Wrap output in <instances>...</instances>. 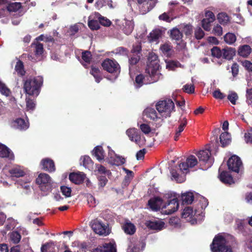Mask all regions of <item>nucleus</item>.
<instances>
[{
    "instance_id": "nucleus-1",
    "label": "nucleus",
    "mask_w": 252,
    "mask_h": 252,
    "mask_svg": "<svg viewBox=\"0 0 252 252\" xmlns=\"http://www.w3.org/2000/svg\"><path fill=\"white\" fill-rule=\"evenodd\" d=\"M197 163L195 156H189L185 162L180 163L178 167L171 170L172 179L178 183H182L185 181L186 174L189 172V168H192Z\"/></svg>"
},
{
    "instance_id": "nucleus-2",
    "label": "nucleus",
    "mask_w": 252,
    "mask_h": 252,
    "mask_svg": "<svg viewBox=\"0 0 252 252\" xmlns=\"http://www.w3.org/2000/svg\"><path fill=\"white\" fill-rule=\"evenodd\" d=\"M43 78L38 76L27 79L24 83V90L30 95L37 96L43 83Z\"/></svg>"
},
{
    "instance_id": "nucleus-3",
    "label": "nucleus",
    "mask_w": 252,
    "mask_h": 252,
    "mask_svg": "<svg viewBox=\"0 0 252 252\" xmlns=\"http://www.w3.org/2000/svg\"><path fill=\"white\" fill-rule=\"evenodd\" d=\"M228 236L219 234L213 239L210 247L212 252H231V249L227 245Z\"/></svg>"
},
{
    "instance_id": "nucleus-4",
    "label": "nucleus",
    "mask_w": 252,
    "mask_h": 252,
    "mask_svg": "<svg viewBox=\"0 0 252 252\" xmlns=\"http://www.w3.org/2000/svg\"><path fill=\"white\" fill-rule=\"evenodd\" d=\"M148 63L146 69V73H151L154 81H158L161 76L159 71V64L158 56L154 53H150L148 57Z\"/></svg>"
},
{
    "instance_id": "nucleus-5",
    "label": "nucleus",
    "mask_w": 252,
    "mask_h": 252,
    "mask_svg": "<svg viewBox=\"0 0 252 252\" xmlns=\"http://www.w3.org/2000/svg\"><path fill=\"white\" fill-rule=\"evenodd\" d=\"M36 182L45 194H47L51 191L53 181L48 174L44 173L39 174L36 179Z\"/></svg>"
},
{
    "instance_id": "nucleus-6",
    "label": "nucleus",
    "mask_w": 252,
    "mask_h": 252,
    "mask_svg": "<svg viewBox=\"0 0 252 252\" xmlns=\"http://www.w3.org/2000/svg\"><path fill=\"white\" fill-rule=\"evenodd\" d=\"M174 108V103L171 99L159 101L156 105V109L162 119L170 116Z\"/></svg>"
},
{
    "instance_id": "nucleus-7",
    "label": "nucleus",
    "mask_w": 252,
    "mask_h": 252,
    "mask_svg": "<svg viewBox=\"0 0 252 252\" xmlns=\"http://www.w3.org/2000/svg\"><path fill=\"white\" fill-rule=\"evenodd\" d=\"M90 225L93 231L97 234L102 236L108 235L110 232L108 224L103 223L98 219L92 220Z\"/></svg>"
},
{
    "instance_id": "nucleus-8",
    "label": "nucleus",
    "mask_w": 252,
    "mask_h": 252,
    "mask_svg": "<svg viewBox=\"0 0 252 252\" xmlns=\"http://www.w3.org/2000/svg\"><path fill=\"white\" fill-rule=\"evenodd\" d=\"M102 66L104 70L110 73H113L115 78L117 77L120 72V65L115 60L106 59L102 63Z\"/></svg>"
},
{
    "instance_id": "nucleus-9",
    "label": "nucleus",
    "mask_w": 252,
    "mask_h": 252,
    "mask_svg": "<svg viewBox=\"0 0 252 252\" xmlns=\"http://www.w3.org/2000/svg\"><path fill=\"white\" fill-rule=\"evenodd\" d=\"M179 203L177 198H174L163 203L162 207V214L163 215H171L177 211Z\"/></svg>"
},
{
    "instance_id": "nucleus-10",
    "label": "nucleus",
    "mask_w": 252,
    "mask_h": 252,
    "mask_svg": "<svg viewBox=\"0 0 252 252\" xmlns=\"http://www.w3.org/2000/svg\"><path fill=\"white\" fill-rule=\"evenodd\" d=\"M107 148L109 151L107 161L109 164L112 165L120 166L125 163L126 159L124 157L116 154L109 146H108Z\"/></svg>"
},
{
    "instance_id": "nucleus-11",
    "label": "nucleus",
    "mask_w": 252,
    "mask_h": 252,
    "mask_svg": "<svg viewBox=\"0 0 252 252\" xmlns=\"http://www.w3.org/2000/svg\"><path fill=\"white\" fill-rule=\"evenodd\" d=\"M227 166L229 170L239 173L242 167V162L239 157L236 155L231 156L227 161Z\"/></svg>"
},
{
    "instance_id": "nucleus-12",
    "label": "nucleus",
    "mask_w": 252,
    "mask_h": 252,
    "mask_svg": "<svg viewBox=\"0 0 252 252\" xmlns=\"http://www.w3.org/2000/svg\"><path fill=\"white\" fill-rule=\"evenodd\" d=\"M147 74L145 76H144L142 74H140L136 77L134 83L135 88H139L144 84H148L156 82L153 81L154 80L151 73Z\"/></svg>"
},
{
    "instance_id": "nucleus-13",
    "label": "nucleus",
    "mask_w": 252,
    "mask_h": 252,
    "mask_svg": "<svg viewBox=\"0 0 252 252\" xmlns=\"http://www.w3.org/2000/svg\"><path fill=\"white\" fill-rule=\"evenodd\" d=\"M118 25L123 32L126 35L130 34L134 29V23L132 20L126 18L119 21Z\"/></svg>"
},
{
    "instance_id": "nucleus-14",
    "label": "nucleus",
    "mask_w": 252,
    "mask_h": 252,
    "mask_svg": "<svg viewBox=\"0 0 252 252\" xmlns=\"http://www.w3.org/2000/svg\"><path fill=\"white\" fill-rule=\"evenodd\" d=\"M199 212L196 209L193 210L191 207H186L182 214V217L190 222L191 224L196 223V220L194 219L195 216Z\"/></svg>"
},
{
    "instance_id": "nucleus-15",
    "label": "nucleus",
    "mask_w": 252,
    "mask_h": 252,
    "mask_svg": "<svg viewBox=\"0 0 252 252\" xmlns=\"http://www.w3.org/2000/svg\"><path fill=\"white\" fill-rule=\"evenodd\" d=\"M200 161L208 164V167H211L213 160L211 157V152L208 149L201 150L196 154Z\"/></svg>"
},
{
    "instance_id": "nucleus-16",
    "label": "nucleus",
    "mask_w": 252,
    "mask_h": 252,
    "mask_svg": "<svg viewBox=\"0 0 252 252\" xmlns=\"http://www.w3.org/2000/svg\"><path fill=\"white\" fill-rule=\"evenodd\" d=\"M11 127L19 130H26L29 127V123L22 118H17L11 122Z\"/></svg>"
},
{
    "instance_id": "nucleus-17",
    "label": "nucleus",
    "mask_w": 252,
    "mask_h": 252,
    "mask_svg": "<svg viewBox=\"0 0 252 252\" xmlns=\"http://www.w3.org/2000/svg\"><path fill=\"white\" fill-rule=\"evenodd\" d=\"M163 200L158 197H156L150 199L148 201V206L154 211L160 210L162 213V207L163 205Z\"/></svg>"
},
{
    "instance_id": "nucleus-18",
    "label": "nucleus",
    "mask_w": 252,
    "mask_h": 252,
    "mask_svg": "<svg viewBox=\"0 0 252 252\" xmlns=\"http://www.w3.org/2000/svg\"><path fill=\"white\" fill-rule=\"evenodd\" d=\"M126 134L130 141L135 142L137 144H140L141 135L138 129L135 128H129L126 131Z\"/></svg>"
},
{
    "instance_id": "nucleus-19",
    "label": "nucleus",
    "mask_w": 252,
    "mask_h": 252,
    "mask_svg": "<svg viewBox=\"0 0 252 252\" xmlns=\"http://www.w3.org/2000/svg\"><path fill=\"white\" fill-rule=\"evenodd\" d=\"M86 175L83 172H77V173H71L69 175V179L70 181L75 184H80L85 179Z\"/></svg>"
},
{
    "instance_id": "nucleus-20",
    "label": "nucleus",
    "mask_w": 252,
    "mask_h": 252,
    "mask_svg": "<svg viewBox=\"0 0 252 252\" xmlns=\"http://www.w3.org/2000/svg\"><path fill=\"white\" fill-rule=\"evenodd\" d=\"M42 169L49 172L55 171V166L53 160L49 158L43 159L41 161Z\"/></svg>"
},
{
    "instance_id": "nucleus-21",
    "label": "nucleus",
    "mask_w": 252,
    "mask_h": 252,
    "mask_svg": "<svg viewBox=\"0 0 252 252\" xmlns=\"http://www.w3.org/2000/svg\"><path fill=\"white\" fill-rule=\"evenodd\" d=\"M143 113L145 116L153 121H157L158 120L162 119L158 112L157 113L154 108H147L144 110Z\"/></svg>"
},
{
    "instance_id": "nucleus-22",
    "label": "nucleus",
    "mask_w": 252,
    "mask_h": 252,
    "mask_svg": "<svg viewBox=\"0 0 252 252\" xmlns=\"http://www.w3.org/2000/svg\"><path fill=\"white\" fill-rule=\"evenodd\" d=\"M0 157L7 158L10 160L14 159V155L12 151L6 146L0 143Z\"/></svg>"
},
{
    "instance_id": "nucleus-23",
    "label": "nucleus",
    "mask_w": 252,
    "mask_h": 252,
    "mask_svg": "<svg viewBox=\"0 0 252 252\" xmlns=\"http://www.w3.org/2000/svg\"><path fill=\"white\" fill-rule=\"evenodd\" d=\"M93 252H116V245L111 243L105 244L97 247Z\"/></svg>"
},
{
    "instance_id": "nucleus-24",
    "label": "nucleus",
    "mask_w": 252,
    "mask_h": 252,
    "mask_svg": "<svg viewBox=\"0 0 252 252\" xmlns=\"http://www.w3.org/2000/svg\"><path fill=\"white\" fill-rule=\"evenodd\" d=\"M157 0H137L139 4H143L144 8L146 7L147 10H142L141 12L143 14L150 11L155 6Z\"/></svg>"
},
{
    "instance_id": "nucleus-25",
    "label": "nucleus",
    "mask_w": 252,
    "mask_h": 252,
    "mask_svg": "<svg viewBox=\"0 0 252 252\" xmlns=\"http://www.w3.org/2000/svg\"><path fill=\"white\" fill-rule=\"evenodd\" d=\"M165 223L161 220L149 221L147 223V226L151 229L159 231L164 227Z\"/></svg>"
},
{
    "instance_id": "nucleus-26",
    "label": "nucleus",
    "mask_w": 252,
    "mask_h": 252,
    "mask_svg": "<svg viewBox=\"0 0 252 252\" xmlns=\"http://www.w3.org/2000/svg\"><path fill=\"white\" fill-rule=\"evenodd\" d=\"M179 125L175 130V133L174 136V139L175 141L178 140L179 136L181 135V133L184 130V127L187 124V121L186 119L183 118L180 119L179 121Z\"/></svg>"
},
{
    "instance_id": "nucleus-27",
    "label": "nucleus",
    "mask_w": 252,
    "mask_h": 252,
    "mask_svg": "<svg viewBox=\"0 0 252 252\" xmlns=\"http://www.w3.org/2000/svg\"><path fill=\"white\" fill-rule=\"evenodd\" d=\"M220 180L225 184L231 185L234 183V181L232 176L227 171H222L219 175Z\"/></svg>"
},
{
    "instance_id": "nucleus-28",
    "label": "nucleus",
    "mask_w": 252,
    "mask_h": 252,
    "mask_svg": "<svg viewBox=\"0 0 252 252\" xmlns=\"http://www.w3.org/2000/svg\"><path fill=\"white\" fill-rule=\"evenodd\" d=\"M93 155H94L96 159L100 161L104 158V152L101 146H97L95 147L92 151Z\"/></svg>"
},
{
    "instance_id": "nucleus-29",
    "label": "nucleus",
    "mask_w": 252,
    "mask_h": 252,
    "mask_svg": "<svg viewBox=\"0 0 252 252\" xmlns=\"http://www.w3.org/2000/svg\"><path fill=\"white\" fill-rule=\"evenodd\" d=\"M235 49L231 47H227L222 50V56L227 60H231L235 55Z\"/></svg>"
},
{
    "instance_id": "nucleus-30",
    "label": "nucleus",
    "mask_w": 252,
    "mask_h": 252,
    "mask_svg": "<svg viewBox=\"0 0 252 252\" xmlns=\"http://www.w3.org/2000/svg\"><path fill=\"white\" fill-rule=\"evenodd\" d=\"M9 173L13 176L16 177H20L24 176L26 174V172L24 169L20 166H16L9 170Z\"/></svg>"
},
{
    "instance_id": "nucleus-31",
    "label": "nucleus",
    "mask_w": 252,
    "mask_h": 252,
    "mask_svg": "<svg viewBox=\"0 0 252 252\" xmlns=\"http://www.w3.org/2000/svg\"><path fill=\"white\" fill-rule=\"evenodd\" d=\"M80 163L85 168L90 169L93 166V161L88 156H84L81 157Z\"/></svg>"
},
{
    "instance_id": "nucleus-32",
    "label": "nucleus",
    "mask_w": 252,
    "mask_h": 252,
    "mask_svg": "<svg viewBox=\"0 0 252 252\" xmlns=\"http://www.w3.org/2000/svg\"><path fill=\"white\" fill-rule=\"evenodd\" d=\"M220 142L223 147L228 145L231 142V136L230 134L226 131L222 133L220 137Z\"/></svg>"
},
{
    "instance_id": "nucleus-33",
    "label": "nucleus",
    "mask_w": 252,
    "mask_h": 252,
    "mask_svg": "<svg viewBox=\"0 0 252 252\" xmlns=\"http://www.w3.org/2000/svg\"><path fill=\"white\" fill-rule=\"evenodd\" d=\"M251 51V48L249 45H244L239 47L238 54L242 57H247L250 54Z\"/></svg>"
},
{
    "instance_id": "nucleus-34",
    "label": "nucleus",
    "mask_w": 252,
    "mask_h": 252,
    "mask_svg": "<svg viewBox=\"0 0 252 252\" xmlns=\"http://www.w3.org/2000/svg\"><path fill=\"white\" fill-rule=\"evenodd\" d=\"M161 32L159 30H153L148 36V40L150 42H156L157 43L158 40L161 36Z\"/></svg>"
},
{
    "instance_id": "nucleus-35",
    "label": "nucleus",
    "mask_w": 252,
    "mask_h": 252,
    "mask_svg": "<svg viewBox=\"0 0 252 252\" xmlns=\"http://www.w3.org/2000/svg\"><path fill=\"white\" fill-rule=\"evenodd\" d=\"M91 57L92 55L90 52L86 51L82 53L81 63L85 67H88V64L90 63L91 61Z\"/></svg>"
},
{
    "instance_id": "nucleus-36",
    "label": "nucleus",
    "mask_w": 252,
    "mask_h": 252,
    "mask_svg": "<svg viewBox=\"0 0 252 252\" xmlns=\"http://www.w3.org/2000/svg\"><path fill=\"white\" fill-rule=\"evenodd\" d=\"M94 18L98 19L100 24L104 26L108 27L111 24V22L108 19L102 16L99 13H94Z\"/></svg>"
},
{
    "instance_id": "nucleus-37",
    "label": "nucleus",
    "mask_w": 252,
    "mask_h": 252,
    "mask_svg": "<svg viewBox=\"0 0 252 252\" xmlns=\"http://www.w3.org/2000/svg\"><path fill=\"white\" fill-rule=\"evenodd\" d=\"M194 199V196L192 192H187L182 194V200L184 204H191Z\"/></svg>"
},
{
    "instance_id": "nucleus-38",
    "label": "nucleus",
    "mask_w": 252,
    "mask_h": 252,
    "mask_svg": "<svg viewBox=\"0 0 252 252\" xmlns=\"http://www.w3.org/2000/svg\"><path fill=\"white\" fill-rule=\"evenodd\" d=\"M123 227L125 232L129 235L133 234L136 230L135 226L131 222H126Z\"/></svg>"
},
{
    "instance_id": "nucleus-39",
    "label": "nucleus",
    "mask_w": 252,
    "mask_h": 252,
    "mask_svg": "<svg viewBox=\"0 0 252 252\" xmlns=\"http://www.w3.org/2000/svg\"><path fill=\"white\" fill-rule=\"evenodd\" d=\"M224 40L228 44L232 45L235 42L236 36L233 33L228 32L224 35Z\"/></svg>"
},
{
    "instance_id": "nucleus-40",
    "label": "nucleus",
    "mask_w": 252,
    "mask_h": 252,
    "mask_svg": "<svg viewBox=\"0 0 252 252\" xmlns=\"http://www.w3.org/2000/svg\"><path fill=\"white\" fill-rule=\"evenodd\" d=\"M171 37L176 41H180L182 38V33L177 28H174L171 31Z\"/></svg>"
},
{
    "instance_id": "nucleus-41",
    "label": "nucleus",
    "mask_w": 252,
    "mask_h": 252,
    "mask_svg": "<svg viewBox=\"0 0 252 252\" xmlns=\"http://www.w3.org/2000/svg\"><path fill=\"white\" fill-rule=\"evenodd\" d=\"M93 15L89 17L88 26L92 30H97L99 28L98 21L96 20L92 19Z\"/></svg>"
},
{
    "instance_id": "nucleus-42",
    "label": "nucleus",
    "mask_w": 252,
    "mask_h": 252,
    "mask_svg": "<svg viewBox=\"0 0 252 252\" xmlns=\"http://www.w3.org/2000/svg\"><path fill=\"white\" fill-rule=\"evenodd\" d=\"M90 73L95 78V82L97 83H99L102 78L101 77L100 70L98 68L92 67Z\"/></svg>"
},
{
    "instance_id": "nucleus-43",
    "label": "nucleus",
    "mask_w": 252,
    "mask_h": 252,
    "mask_svg": "<svg viewBox=\"0 0 252 252\" xmlns=\"http://www.w3.org/2000/svg\"><path fill=\"white\" fill-rule=\"evenodd\" d=\"M34 45L35 55L37 58H38V60H40L43 53V46L40 43H37L34 44Z\"/></svg>"
},
{
    "instance_id": "nucleus-44",
    "label": "nucleus",
    "mask_w": 252,
    "mask_h": 252,
    "mask_svg": "<svg viewBox=\"0 0 252 252\" xmlns=\"http://www.w3.org/2000/svg\"><path fill=\"white\" fill-rule=\"evenodd\" d=\"M217 19L219 23L222 25H226L229 21L228 15L224 13H220L218 15Z\"/></svg>"
},
{
    "instance_id": "nucleus-45",
    "label": "nucleus",
    "mask_w": 252,
    "mask_h": 252,
    "mask_svg": "<svg viewBox=\"0 0 252 252\" xmlns=\"http://www.w3.org/2000/svg\"><path fill=\"white\" fill-rule=\"evenodd\" d=\"M21 7L20 2H14L8 4L7 9L10 12H15L18 10Z\"/></svg>"
},
{
    "instance_id": "nucleus-46",
    "label": "nucleus",
    "mask_w": 252,
    "mask_h": 252,
    "mask_svg": "<svg viewBox=\"0 0 252 252\" xmlns=\"http://www.w3.org/2000/svg\"><path fill=\"white\" fill-rule=\"evenodd\" d=\"M15 69L19 75L23 76L25 74V71L24 69L23 63L20 61L17 62Z\"/></svg>"
},
{
    "instance_id": "nucleus-47",
    "label": "nucleus",
    "mask_w": 252,
    "mask_h": 252,
    "mask_svg": "<svg viewBox=\"0 0 252 252\" xmlns=\"http://www.w3.org/2000/svg\"><path fill=\"white\" fill-rule=\"evenodd\" d=\"M10 238L11 241L15 244H17L20 242L21 236L17 231H13L10 234Z\"/></svg>"
},
{
    "instance_id": "nucleus-48",
    "label": "nucleus",
    "mask_w": 252,
    "mask_h": 252,
    "mask_svg": "<svg viewBox=\"0 0 252 252\" xmlns=\"http://www.w3.org/2000/svg\"><path fill=\"white\" fill-rule=\"evenodd\" d=\"M227 98L232 104L235 105L236 104V100L238 98V96L235 92H230L227 96Z\"/></svg>"
},
{
    "instance_id": "nucleus-49",
    "label": "nucleus",
    "mask_w": 252,
    "mask_h": 252,
    "mask_svg": "<svg viewBox=\"0 0 252 252\" xmlns=\"http://www.w3.org/2000/svg\"><path fill=\"white\" fill-rule=\"evenodd\" d=\"M113 53L116 55L127 56L128 54V51L124 47H120L116 48L113 51Z\"/></svg>"
},
{
    "instance_id": "nucleus-50",
    "label": "nucleus",
    "mask_w": 252,
    "mask_h": 252,
    "mask_svg": "<svg viewBox=\"0 0 252 252\" xmlns=\"http://www.w3.org/2000/svg\"><path fill=\"white\" fill-rule=\"evenodd\" d=\"M140 244H132L128 246L127 252H140Z\"/></svg>"
},
{
    "instance_id": "nucleus-51",
    "label": "nucleus",
    "mask_w": 252,
    "mask_h": 252,
    "mask_svg": "<svg viewBox=\"0 0 252 252\" xmlns=\"http://www.w3.org/2000/svg\"><path fill=\"white\" fill-rule=\"evenodd\" d=\"M61 191L65 197H69L71 196L72 191L71 188L66 186H62L61 187Z\"/></svg>"
},
{
    "instance_id": "nucleus-52",
    "label": "nucleus",
    "mask_w": 252,
    "mask_h": 252,
    "mask_svg": "<svg viewBox=\"0 0 252 252\" xmlns=\"http://www.w3.org/2000/svg\"><path fill=\"white\" fill-rule=\"evenodd\" d=\"M26 110L28 111H32L34 110L35 107V103L33 101V100L26 98Z\"/></svg>"
},
{
    "instance_id": "nucleus-53",
    "label": "nucleus",
    "mask_w": 252,
    "mask_h": 252,
    "mask_svg": "<svg viewBox=\"0 0 252 252\" xmlns=\"http://www.w3.org/2000/svg\"><path fill=\"white\" fill-rule=\"evenodd\" d=\"M0 92L5 96H8L10 93V90L1 81H0Z\"/></svg>"
},
{
    "instance_id": "nucleus-54",
    "label": "nucleus",
    "mask_w": 252,
    "mask_h": 252,
    "mask_svg": "<svg viewBox=\"0 0 252 252\" xmlns=\"http://www.w3.org/2000/svg\"><path fill=\"white\" fill-rule=\"evenodd\" d=\"M213 22H211L209 20L204 18L202 20V26L205 30L209 31L211 29V24Z\"/></svg>"
},
{
    "instance_id": "nucleus-55",
    "label": "nucleus",
    "mask_w": 252,
    "mask_h": 252,
    "mask_svg": "<svg viewBox=\"0 0 252 252\" xmlns=\"http://www.w3.org/2000/svg\"><path fill=\"white\" fill-rule=\"evenodd\" d=\"M211 53L213 56L219 58L222 56V50L218 47H214L211 49Z\"/></svg>"
},
{
    "instance_id": "nucleus-56",
    "label": "nucleus",
    "mask_w": 252,
    "mask_h": 252,
    "mask_svg": "<svg viewBox=\"0 0 252 252\" xmlns=\"http://www.w3.org/2000/svg\"><path fill=\"white\" fill-rule=\"evenodd\" d=\"M171 47L168 43H165L162 45L160 47V50L164 55H168L171 50Z\"/></svg>"
},
{
    "instance_id": "nucleus-57",
    "label": "nucleus",
    "mask_w": 252,
    "mask_h": 252,
    "mask_svg": "<svg viewBox=\"0 0 252 252\" xmlns=\"http://www.w3.org/2000/svg\"><path fill=\"white\" fill-rule=\"evenodd\" d=\"M17 224V222L15 220L12 218L8 219L7 221L6 228L7 230H10L14 228Z\"/></svg>"
},
{
    "instance_id": "nucleus-58",
    "label": "nucleus",
    "mask_w": 252,
    "mask_h": 252,
    "mask_svg": "<svg viewBox=\"0 0 252 252\" xmlns=\"http://www.w3.org/2000/svg\"><path fill=\"white\" fill-rule=\"evenodd\" d=\"M184 92L188 94H192L194 92V87L192 84H186L184 86Z\"/></svg>"
},
{
    "instance_id": "nucleus-59",
    "label": "nucleus",
    "mask_w": 252,
    "mask_h": 252,
    "mask_svg": "<svg viewBox=\"0 0 252 252\" xmlns=\"http://www.w3.org/2000/svg\"><path fill=\"white\" fill-rule=\"evenodd\" d=\"M213 96L216 99H222L225 95L219 89H217L213 93Z\"/></svg>"
},
{
    "instance_id": "nucleus-60",
    "label": "nucleus",
    "mask_w": 252,
    "mask_h": 252,
    "mask_svg": "<svg viewBox=\"0 0 252 252\" xmlns=\"http://www.w3.org/2000/svg\"><path fill=\"white\" fill-rule=\"evenodd\" d=\"M244 140L247 144H252V130L246 132L244 135Z\"/></svg>"
},
{
    "instance_id": "nucleus-61",
    "label": "nucleus",
    "mask_w": 252,
    "mask_h": 252,
    "mask_svg": "<svg viewBox=\"0 0 252 252\" xmlns=\"http://www.w3.org/2000/svg\"><path fill=\"white\" fill-rule=\"evenodd\" d=\"M195 36L197 39H200L204 36V32L201 28H197L195 31Z\"/></svg>"
},
{
    "instance_id": "nucleus-62",
    "label": "nucleus",
    "mask_w": 252,
    "mask_h": 252,
    "mask_svg": "<svg viewBox=\"0 0 252 252\" xmlns=\"http://www.w3.org/2000/svg\"><path fill=\"white\" fill-rule=\"evenodd\" d=\"M213 32L215 35L220 36L222 34V28L220 25L217 24L214 27Z\"/></svg>"
},
{
    "instance_id": "nucleus-63",
    "label": "nucleus",
    "mask_w": 252,
    "mask_h": 252,
    "mask_svg": "<svg viewBox=\"0 0 252 252\" xmlns=\"http://www.w3.org/2000/svg\"><path fill=\"white\" fill-rule=\"evenodd\" d=\"M141 131L145 134H148L151 131L150 126L146 124H141L140 126Z\"/></svg>"
},
{
    "instance_id": "nucleus-64",
    "label": "nucleus",
    "mask_w": 252,
    "mask_h": 252,
    "mask_svg": "<svg viewBox=\"0 0 252 252\" xmlns=\"http://www.w3.org/2000/svg\"><path fill=\"white\" fill-rule=\"evenodd\" d=\"M205 19L209 20L211 22H214L215 20V16L214 14L210 11H206L205 13Z\"/></svg>"
}]
</instances>
